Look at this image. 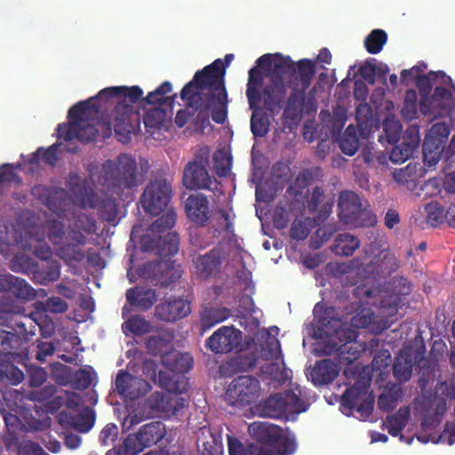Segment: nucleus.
<instances>
[{"mask_svg": "<svg viewBox=\"0 0 455 455\" xmlns=\"http://www.w3.org/2000/svg\"><path fill=\"white\" fill-rule=\"evenodd\" d=\"M206 72L207 69L194 75L180 92L188 109L196 114L194 124L201 131L210 125V116L214 123L223 124L228 114V93L221 84V75L204 76Z\"/></svg>", "mask_w": 455, "mask_h": 455, "instance_id": "obj_1", "label": "nucleus"}, {"mask_svg": "<svg viewBox=\"0 0 455 455\" xmlns=\"http://www.w3.org/2000/svg\"><path fill=\"white\" fill-rule=\"evenodd\" d=\"M92 100L80 101L68 110L69 122L60 124L57 126V139L69 141L77 139L82 143L92 142L97 136L102 140L111 137L113 131V119L108 120L95 118L99 115L90 113V110L96 109V107L90 105Z\"/></svg>", "mask_w": 455, "mask_h": 455, "instance_id": "obj_2", "label": "nucleus"}, {"mask_svg": "<svg viewBox=\"0 0 455 455\" xmlns=\"http://www.w3.org/2000/svg\"><path fill=\"white\" fill-rule=\"evenodd\" d=\"M92 100L91 106L96 107L91 114L99 115L115 106L110 117L114 119V132L118 141L127 143L131 140L132 134L140 127V113L133 109V106L121 101L118 94H102L100 92L95 97H91L85 101Z\"/></svg>", "mask_w": 455, "mask_h": 455, "instance_id": "obj_3", "label": "nucleus"}, {"mask_svg": "<svg viewBox=\"0 0 455 455\" xmlns=\"http://www.w3.org/2000/svg\"><path fill=\"white\" fill-rule=\"evenodd\" d=\"M0 326L12 330L0 329V354L4 355L18 349L22 339L28 340L36 332V321L20 314L12 303L4 299H0Z\"/></svg>", "mask_w": 455, "mask_h": 455, "instance_id": "obj_4", "label": "nucleus"}, {"mask_svg": "<svg viewBox=\"0 0 455 455\" xmlns=\"http://www.w3.org/2000/svg\"><path fill=\"white\" fill-rule=\"evenodd\" d=\"M102 180L108 192L121 197L124 191L134 190L141 183L137 162L128 154H120L116 160L102 164Z\"/></svg>", "mask_w": 455, "mask_h": 455, "instance_id": "obj_5", "label": "nucleus"}, {"mask_svg": "<svg viewBox=\"0 0 455 455\" xmlns=\"http://www.w3.org/2000/svg\"><path fill=\"white\" fill-rule=\"evenodd\" d=\"M176 222V213L169 209L149 226L150 235L140 240L143 251H155L160 258H170L179 251V235L171 231Z\"/></svg>", "mask_w": 455, "mask_h": 455, "instance_id": "obj_6", "label": "nucleus"}, {"mask_svg": "<svg viewBox=\"0 0 455 455\" xmlns=\"http://www.w3.org/2000/svg\"><path fill=\"white\" fill-rule=\"evenodd\" d=\"M70 192L84 206L98 210L99 218L108 223L115 222L118 214V204L116 198L106 192L96 194L92 188L76 176V181L70 182Z\"/></svg>", "mask_w": 455, "mask_h": 455, "instance_id": "obj_7", "label": "nucleus"}, {"mask_svg": "<svg viewBox=\"0 0 455 455\" xmlns=\"http://www.w3.org/2000/svg\"><path fill=\"white\" fill-rule=\"evenodd\" d=\"M306 403L292 390L276 393L261 401L255 407L259 416L280 419L288 414L305 412Z\"/></svg>", "mask_w": 455, "mask_h": 455, "instance_id": "obj_8", "label": "nucleus"}, {"mask_svg": "<svg viewBox=\"0 0 455 455\" xmlns=\"http://www.w3.org/2000/svg\"><path fill=\"white\" fill-rule=\"evenodd\" d=\"M338 217L347 227H372L376 224L374 214L363 207L354 191H341L338 199Z\"/></svg>", "mask_w": 455, "mask_h": 455, "instance_id": "obj_9", "label": "nucleus"}, {"mask_svg": "<svg viewBox=\"0 0 455 455\" xmlns=\"http://www.w3.org/2000/svg\"><path fill=\"white\" fill-rule=\"evenodd\" d=\"M208 152L197 153L183 171V186L188 190L220 191V182L208 172Z\"/></svg>", "mask_w": 455, "mask_h": 455, "instance_id": "obj_10", "label": "nucleus"}, {"mask_svg": "<svg viewBox=\"0 0 455 455\" xmlns=\"http://www.w3.org/2000/svg\"><path fill=\"white\" fill-rule=\"evenodd\" d=\"M165 436V426L162 421H152L140 427L139 432L124 438L118 455H138L147 447H152Z\"/></svg>", "mask_w": 455, "mask_h": 455, "instance_id": "obj_11", "label": "nucleus"}, {"mask_svg": "<svg viewBox=\"0 0 455 455\" xmlns=\"http://www.w3.org/2000/svg\"><path fill=\"white\" fill-rule=\"evenodd\" d=\"M446 399H455V385L447 381L437 382L435 396L433 400L427 401L429 408L426 410L421 419V430L427 432L436 429L446 412Z\"/></svg>", "mask_w": 455, "mask_h": 455, "instance_id": "obj_12", "label": "nucleus"}, {"mask_svg": "<svg viewBox=\"0 0 455 455\" xmlns=\"http://www.w3.org/2000/svg\"><path fill=\"white\" fill-rule=\"evenodd\" d=\"M172 185L164 178H156L146 186L140 196V206L147 213L158 215L168 208L172 199Z\"/></svg>", "mask_w": 455, "mask_h": 455, "instance_id": "obj_13", "label": "nucleus"}, {"mask_svg": "<svg viewBox=\"0 0 455 455\" xmlns=\"http://www.w3.org/2000/svg\"><path fill=\"white\" fill-rule=\"evenodd\" d=\"M259 380L251 375H241L232 380L226 391V398L233 406H245L258 399Z\"/></svg>", "mask_w": 455, "mask_h": 455, "instance_id": "obj_14", "label": "nucleus"}, {"mask_svg": "<svg viewBox=\"0 0 455 455\" xmlns=\"http://www.w3.org/2000/svg\"><path fill=\"white\" fill-rule=\"evenodd\" d=\"M191 313V304L181 297H164L155 307L156 319L174 323Z\"/></svg>", "mask_w": 455, "mask_h": 455, "instance_id": "obj_15", "label": "nucleus"}, {"mask_svg": "<svg viewBox=\"0 0 455 455\" xmlns=\"http://www.w3.org/2000/svg\"><path fill=\"white\" fill-rule=\"evenodd\" d=\"M242 342V331L233 326H223L206 339V347L215 354L230 353Z\"/></svg>", "mask_w": 455, "mask_h": 455, "instance_id": "obj_16", "label": "nucleus"}, {"mask_svg": "<svg viewBox=\"0 0 455 455\" xmlns=\"http://www.w3.org/2000/svg\"><path fill=\"white\" fill-rule=\"evenodd\" d=\"M86 235L80 232L67 233L66 239L56 246V256L67 264L80 263L85 259L83 247L86 244Z\"/></svg>", "mask_w": 455, "mask_h": 455, "instance_id": "obj_17", "label": "nucleus"}, {"mask_svg": "<svg viewBox=\"0 0 455 455\" xmlns=\"http://www.w3.org/2000/svg\"><path fill=\"white\" fill-rule=\"evenodd\" d=\"M306 91L303 88H292L289 97L283 105V119L296 124L299 121L303 112L309 113L313 110V100L306 99Z\"/></svg>", "mask_w": 455, "mask_h": 455, "instance_id": "obj_18", "label": "nucleus"}, {"mask_svg": "<svg viewBox=\"0 0 455 455\" xmlns=\"http://www.w3.org/2000/svg\"><path fill=\"white\" fill-rule=\"evenodd\" d=\"M287 98V87L284 81H270L260 91V102H263V109L273 116L280 113Z\"/></svg>", "mask_w": 455, "mask_h": 455, "instance_id": "obj_19", "label": "nucleus"}, {"mask_svg": "<svg viewBox=\"0 0 455 455\" xmlns=\"http://www.w3.org/2000/svg\"><path fill=\"white\" fill-rule=\"evenodd\" d=\"M185 212H187L188 219L198 227H204L212 217L210 202L201 193L188 196L185 201Z\"/></svg>", "mask_w": 455, "mask_h": 455, "instance_id": "obj_20", "label": "nucleus"}, {"mask_svg": "<svg viewBox=\"0 0 455 455\" xmlns=\"http://www.w3.org/2000/svg\"><path fill=\"white\" fill-rule=\"evenodd\" d=\"M223 249L213 247L210 251L194 258L195 268L203 278L212 277L220 271Z\"/></svg>", "mask_w": 455, "mask_h": 455, "instance_id": "obj_21", "label": "nucleus"}, {"mask_svg": "<svg viewBox=\"0 0 455 455\" xmlns=\"http://www.w3.org/2000/svg\"><path fill=\"white\" fill-rule=\"evenodd\" d=\"M334 202L331 198L327 199L324 189L322 187H315L312 188L307 199L308 212L315 214V220L317 223L324 222L331 213Z\"/></svg>", "mask_w": 455, "mask_h": 455, "instance_id": "obj_22", "label": "nucleus"}, {"mask_svg": "<svg viewBox=\"0 0 455 455\" xmlns=\"http://www.w3.org/2000/svg\"><path fill=\"white\" fill-rule=\"evenodd\" d=\"M32 194L37 196L41 203L53 212L60 211L61 206H63L65 199H67V192L61 187L38 185L32 188Z\"/></svg>", "mask_w": 455, "mask_h": 455, "instance_id": "obj_23", "label": "nucleus"}, {"mask_svg": "<svg viewBox=\"0 0 455 455\" xmlns=\"http://www.w3.org/2000/svg\"><path fill=\"white\" fill-rule=\"evenodd\" d=\"M126 300L131 307L148 311L156 302V291L143 286H134L126 291Z\"/></svg>", "mask_w": 455, "mask_h": 455, "instance_id": "obj_24", "label": "nucleus"}, {"mask_svg": "<svg viewBox=\"0 0 455 455\" xmlns=\"http://www.w3.org/2000/svg\"><path fill=\"white\" fill-rule=\"evenodd\" d=\"M148 270V277L156 281V284L162 287H167L180 277L172 267L165 261H153L146 265Z\"/></svg>", "mask_w": 455, "mask_h": 455, "instance_id": "obj_25", "label": "nucleus"}, {"mask_svg": "<svg viewBox=\"0 0 455 455\" xmlns=\"http://www.w3.org/2000/svg\"><path fill=\"white\" fill-rule=\"evenodd\" d=\"M172 91V85L169 81H164L156 88L154 92H148L146 98L142 99L143 105H151L153 108H168L172 109L176 94L168 96Z\"/></svg>", "mask_w": 455, "mask_h": 455, "instance_id": "obj_26", "label": "nucleus"}, {"mask_svg": "<svg viewBox=\"0 0 455 455\" xmlns=\"http://www.w3.org/2000/svg\"><path fill=\"white\" fill-rule=\"evenodd\" d=\"M339 370L338 364L331 359H322L312 368V382L315 385H328L334 381Z\"/></svg>", "mask_w": 455, "mask_h": 455, "instance_id": "obj_27", "label": "nucleus"}, {"mask_svg": "<svg viewBox=\"0 0 455 455\" xmlns=\"http://www.w3.org/2000/svg\"><path fill=\"white\" fill-rule=\"evenodd\" d=\"M58 419H60V423L67 422L68 426L80 433H87L95 423V414L90 408H86L77 414L60 412Z\"/></svg>", "mask_w": 455, "mask_h": 455, "instance_id": "obj_28", "label": "nucleus"}, {"mask_svg": "<svg viewBox=\"0 0 455 455\" xmlns=\"http://www.w3.org/2000/svg\"><path fill=\"white\" fill-rule=\"evenodd\" d=\"M251 116V132L255 138L265 137L269 131L268 116L259 106V101H248Z\"/></svg>", "mask_w": 455, "mask_h": 455, "instance_id": "obj_29", "label": "nucleus"}, {"mask_svg": "<svg viewBox=\"0 0 455 455\" xmlns=\"http://www.w3.org/2000/svg\"><path fill=\"white\" fill-rule=\"evenodd\" d=\"M295 66L296 62L290 56L275 53L274 55V65L268 69L270 70V73H268L270 82H284V75L293 76L296 75Z\"/></svg>", "mask_w": 455, "mask_h": 455, "instance_id": "obj_30", "label": "nucleus"}, {"mask_svg": "<svg viewBox=\"0 0 455 455\" xmlns=\"http://www.w3.org/2000/svg\"><path fill=\"white\" fill-rule=\"evenodd\" d=\"M370 383L368 380H357L355 384L345 389L343 395H341V406L347 408L349 411H354L357 403L366 400L367 390L369 389Z\"/></svg>", "mask_w": 455, "mask_h": 455, "instance_id": "obj_31", "label": "nucleus"}, {"mask_svg": "<svg viewBox=\"0 0 455 455\" xmlns=\"http://www.w3.org/2000/svg\"><path fill=\"white\" fill-rule=\"evenodd\" d=\"M313 180V172L309 169L299 171L294 180L286 188V193L292 197L296 203L304 202V191Z\"/></svg>", "mask_w": 455, "mask_h": 455, "instance_id": "obj_32", "label": "nucleus"}, {"mask_svg": "<svg viewBox=\"0 0 455 455\" xmlns=\"http://www.w3.org/2000/svg\"><path fill=\"white\" fill-rule=\"evenodd\" d=\"M409 418H411V410L408 407H401L397 412L386 417L384 426L391 436H400V440L404 441L405 437L401 431L408 424Z\"/></svg>", "mask_w": 455, "mask_h": 455, "instance_id": "obj_33", "label": "nucleus"}, {"mask_svg": "<svg viewBox=\"0 0 455 455\" xmlns=\"http://www.w3.org/2000/svg\"><path fill=\"white\" fill-rule=\"evenodd\" d=\"M295 77L297 86L295 88L307 90L312 84V79L315 75V63L307 59H302L296 62Z\"/></svg>", "mask_w": 455, "mask_h": 455, "instance_id": "obj_34", "label": "nucleus"}, {"mask_svg": "<svg viewBox=\"0 0 455 455\" xmlns=\"http://www.w3.org/2000/svg\"><path fill=\"white\" fill-rule=\"evenodd\" d=\"M418 146V136H410L408 139H403L401 144L395 146L392 149L391 154H389V160L395 164L404 163L414 155Z\"/></svg>", "mask_w": 455, "mask_h": 455, "instance_id": "obj_35", "label": "nucleus"}, {"mask_svg": "<svg viewBox=\"0 0 455 455\" xmlns=\"http://www.w3.org/2000/svg\"><path fill=\"white\" fill-rule=\"evenodd\" d=\"M105 94L119 95L121 101L127 102L128 100L130 102L127 104L132 106L143 99V91L138 85L131 87L126 85L108 87L100 91V95Z\"/></svg>", "mask_w": 455, "mask_h": 455, "instance_id": "obj_36", "label": "nucleus"}, {"mask_svg": "<svg viewBox=\"0 0 455 455\" xmlns=\"http://www.w3.org/2000/svg\"><path fill=\"white\" fill-rule=\"evenodd\" d=\"M256 358L253 355H242L220 366V373L229 376L236 371H248L255 367Z\"/></svg>", "mask_w": 455, "mask_h": 455, "instance_id": "obj_37", "label": "nucleus"}, {"mask_svg": "<svg viewBox=\"0 0 455 455\" xmlns=\"http://www.w3.org/2000/svg\"><path fill=\"white\" fill-rule=\"evenodd\" d=\"M360 247V240L350 233H340L334 239V254L350 257Z\"/></svg>", "mask_w": 455, "mask_h": 455, "instance_id": "obj_38", "label": "nucleus"}, {"mask_svg": "<svg viewBox=\"0 0 455 455\" xmlns=\"http://www.w3.org/2000/svg\"><path fill=\"white\" fill-rule=\"evenodd\" d=\"M60 276V264L58 260H47L46 265L34 271V279L38 284L47 285Z\"/></svg>", "mask_w": 455, "mask_h": 455, "instance_id": "obj_39", "label": "nucleus"}, {"mask_svg": "<svg viewBox=\"0 0 455 455\" xmlns=\"http://www.w3.org/2000/svg\"><path fill=\"white\" fill-rule=\"evenodd\" d=\"M412 359L411 355L406 352H400L395 358L392 365V372L397 381L401 383L407 382L411 377Z\"/></svg>", "mask_w": 455, "mask_h": 455, "instance_id": "obj_40", "label": "nucleus"}, {"mask_svg": "<svg viewBox=\"0 0 455 455\" xmlns=\"http://www.w3.org/2000/svg\"><path fill=\"white\" fill-rule=\"evenodd\" d=\"M146 347L154 356L168 354L172 347V336L169 333L152 335L147 339Z\"/></svg>", "mask_w": 455, "mask_h": 455, "instance_id": "obj_41", "label": "nucleus"}, {"mask_svg": "<svg viewBox=\"0 0 455 455\" xmlns=\"http://www.w3.org/2000/svg\"><path fill=\"white\" fill-rule=\"evenodd\" d=\"M446 140H437L434 139H424L423 141V159L424 163L429 167L435 166L440 160L443 152Z\"/></svg>", "mask_w": 455, "mask_h": 455, "instance_id": "obj_42", "label": "nucleus"}, {"mask_svg": "<svg viewBox=\"0 0 455 455\" xmlns=\"http://www.w3.org/2000/svg\"><path fill=\"white\" fill-rule=\"evenodd\" d=\"M166 119L164 107H153L144 113L143 124L147 132L153 134L164 125Z\"/></svg>", "mask_w": 455, "mask_h": 455, "instance_id": "obj_43", "label": "nucleus"}, {"mask_svg": "<svg viewBox=\"0 0 455 455\" xmlns=\"http://www.w3.org/2000/svg\"><path fill=\"white\" fill-rule=\"evenodd\" d=\"M229 316L230 310L227 307L206 308L201 314V327L203 330H208L226 321Z\"/></svg>", "mask_w": 455, "mask_h": 455, "instance_id": "obj_44", "label": "nucleus"}, {"mask_svg": "<svg viewBox=\"0 0 455 455\" xmlns=\"http://www.w3.org/2000/svg\"><path fill=\"white\" fill-rule=\"evenodd\" d=\"M264 77L257 67L249 69L247 90H245V96H247L248 102H259V89L264 85Z\"/></svg>", "mask_w": 455, "mask_h": 455, "instance_id": "obj_45", "label": "nucleus"}, {"mask_svg": "<svg viewBox=\"0 0 455 455\" xmlns=\"http://www.w3.org/2000/svg\"><path fill=\"white\" fill-rule=\"evenodd\" d=\"M168 366L178 374L188 373L194 365V359L188 353L174 352L167 357Z\"/></svg>", "mask_w": 455, "mask_h": 455, "instance_id": "obj_46", "label": "nucleus"}, {"mask_svg": "<svg viewBox=\"0 0 455 455\" xmlns=\"http://www.w3.org/2000/svg\"><path fill=\"white\" fill-rule=\"evenodd\" d=\"M401 398V387L394 386L379 395V399H377V405H379V410L390 412L395 408L396 403H398Z\"/></svg>", "mask_w": 455, "mask_h": 455, "instance_id": "obj_47", "label": "nucleus"}, {"mask_svg": "<svg viewBox=\"0 0 455 455\" xmlns=\"http://www.w3.org/2000/svg\"><path fill=\"white\" fill-rule=\"evenodd\" d=\"M437 77L442 78L443 83H452V79L446 76L443 71H431L427 75H421L417 77L416 81L417 87L419 89L420 96H428L431 89H433V82L435 81Z\"/></svg>", "mask_w": 455, "mask_h": 455, "instance_id": "obj_48", "label": "nucleus"}, {"mask_svg": "<svg viewBox=\"0 0 455 455\" xmlns=\"http://www.w3.org/2000/svg\"><path fill=\"white\" fill-rule=\"evenodd\" d=\"M96 221L86 213L76 214L67 233L79 232L83 235H92L96 232Z\"/></svg>", "mask_w": 455, "mask_h": 455, "instance_id": "obj_49", "label": "nucleus"}, {"mask_svg": "<svg viewBox=\"0 0 455 455\" xmlns=\"http://www.w3.org/2000/svg\"><path fill=\"white\" fill-rule=\"evenodd\" d=\"M339 148L345 156H354L358 149V139L356 130L353 124L345 129L343 135L339 139Z\"/></svg>", "mask_w": 455, "mask_h": 455, "instance_id": "obj_50", "label": "nucleus"}, {"mask_svg": "<svg viewBox=\"0 0 455 455\" xmlns=\"http://www.w3.org/2000/svg\"><path fill=\"white\" fill-rule=\"evenodd\" d=\"M25 375L15 364L0 359V381H7L18 385L23 381Z\"/></svg>", "mask_w": 455, "mask_h": 455, "instance_id": "obj_51", "label": "nucleus"}, {"mask_svg": "<svg viewBox=\"0 0 455 455\" xmlns=\"http://www.w3.org/2000/svg\"><path fill=\"white\" fill-rule=\"evenodd\" d=\"M134 382V377L126 371L120 370L115 379V391L124 397L133 398L135 396L134 391L132 388Z\"/></svg>", "mask_w": 455, "mask_h": 455, "instance_id": "obj_52", "label": "nucleus"}, {"mask_svg": "<svg viewBox=\"0 0 455 455\" xmlns=\"http://www.w3.org/2000/svg\"><path fill=\"white\" fill-rule=\"evenodd\" d=\"M387 38L385 30L379 28L373 29L371 33L366 36L365 42H363V44H365L366 52L371 54H379L386 44Z\"/></svg>", "mask_w": 455, "mask_h": 455, "instance_id": "obj_53", "label": "nucleus"}, {"mask_svg": "<svg viewBox=\"0 0 455 455\" xmlns=\"http://www.w3.org/2000/svg\"><path fill=\"white\" fill-rule=\"evenodd\" d=\"M60 142H55L52 144V146L48 147V148H39L36 152H34V155H32V157L28 163L30 164H37L39 160V156L41 155L42 160H44L46 164L50 166H54V164L57 163L58 160V148L60 147Z\"/></svg>", "mask_w": 455, "mask_h": 455, "instance_id": "obj_54", "label": "nucleus"}, {"mask_svg": "<svg viewBox=\"0 0 455 455\" xmlns=\"http://www.w3.org/2000/svg\"><path fill=\"white\" fill-rule=\"evenodd\" d=\"M232 168V157L225 149L213 153V170L220 178L227 177Z\"/></svg>", "mask_w": 455, "mask_h": 455, "instance_id": "obj_55", "label": "nucleus"}, {"mask_svg": "<svg viewBox=\"0 0 455 455\" xmlns=\"http://www.w3.org/2000/svg\"><path fill=\"white\" fill-rule=\"evenodd\" d=\"M280 341L274 336H267L260 345V356L265 360H279L281 358Z\"/></svg>", "mask_w": 455, "mask_h": 455, "instance_id": "obj_56", "label": "nucleus"}, {"mask_svg": "<svg viewBox=\"0 0 455 455\" xmlns=\"http://www.w3.org/2000/svg\"><path fill=\"white\" fill-rule=\"evenodd\" d=\"M382 129H384L386 140H387L388 144L398 142L401 138L402 124L396 118L391 116L386 117L384 122H382Z\"/></svg>", "mask_w": 455, "mask_h": 455, "instance_id": "obj_57", "label": "nucleus"}, {"mask_svg": "<svg viewBox=\"0 0 455 455\" xmlns=\"http://www.w3.org/2000/svg\"><path fill=\"white\" fill-rule=\"evenodd\" d=\"M6 292H11L16 299L26 301H32L36 296V290L23 278L16 282Z\"/></svg>", "mask_w": 455, "mask_h": 455, "instance_id": "obj_58", "label": "nucleus"}, {"mask_svg": "<svg viewBox=\"0 0 455 455\" xmlns=\"http://www.w3.org/2000/svg\"><path fill=\"white\" fill-rule=\"evenodd\" d=\"M234 55L232 53H227L225 55V60H220V59H217L213 60L212 63L209 64L208 66L204 67L202 70L197 71V73L204 72L207 68L206 74H204V76H222V84H224V75H226V68L228 66H229V63L233 60Z\"/></svg>", "mask_w": 455, "mask_h": 455, "instance_id": "obj_59", "label": "nucleus"}, {"mask_svg": "<svg viewBox=\"0 0 455 455\" xmlns=\"http://www.w3.org/2000/svg\"><path fill=\"white\" fill-rule=\"evenodd\" d=\"M124 328L136 336H142L150 331V323L140 315H133L128 318L124 324Z\"/></svg>", "mask_w": 455, "mask_h": 455, "instance_id": "obj_60", "label": "nucleus"}, {"mask_svg": "<svg viewBox=\"0 0 455 455\" xmlns=\"http://www.w3.org/2000/svg\"><path fill=\"white\" fill-rule=\"evenodd\" d=\"M355 118L361 130L371 129L373 124L372 108L369 104L360 103L356 107Z\"/></svg>", "mask_w": 455, "mask_h": 455, "instance_id": "obj_61", "label": "nucleus"}, {"mask_svg": "<svg viewBox=\"0 0 455 455\" xmlns=\"http://www.w3.org/2000/svg\"><path fill=\"white\" fill-rule=\"evenodd\" d=\"M427 222L432 227H437L443 222L444 212L446 210L443 208L437 202H432L426 205Z\"/></svg>", "mask_w": 455, "mask_h": 455, "instance_id": "obj_62", "label": "nucleus"}, {"mask_svg": "<svg viewBox=\"0 0 455 455\" xmlns=\"http://www.w3.org/2000/svg\"><path fill=\"white\" fill-rule=\"evenodd\" d=\"M309 219H295L290 228V237L293 240L303 241L310 233Z\"/></svg>", "mask_w": 455, "mask_h": 455, "instance_id": "obj_63", "label": "nucleus"}, {"mask_svg": "<svg viewBox=\"0 0 455 455\" xmlns=\"http://www.w3.org/2000/svg\"><path fill=\"white\" fill-rule=\"evenodd\" d=\"M392 357L387 350H382L375 355L372 359V371L379 372V376H382L386 372V369L388 368Z\"/></svg>", "mask_w": 455, "mask_h": 455, "instance_id": "obj_64", "label": "nucleus"}]
</instances>
